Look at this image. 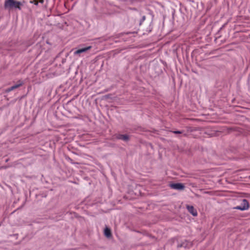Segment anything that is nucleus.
Segmentation results:
<instances>
[{"instance_id": "obj_1", "label": "nucleus", "mask_w": 250, "mask_h": 250, "mask_svg": "<svg viewBox=\"0 0 250 250\" xmlns=\"http://www.w3.org/2000/svg\"><path fill=\"white\" fill-rule=\"evenodd\" d=\"M22 3L15 0H6L4 2V7L5 9H12L13 8L18 9L19 10L21 9V6Z\"/></svg>"}, {"instance_id": "obj_3", "label": "nucleus", "mask_w": 250, "mask_h": 250, "mask_svg": "<svg viewBox=\"0 0 250 250\" xmlns=\"http://www.w3.org/2000/svg\"><path fill=\"white\" fill-rule=\"evenodd\" d=\"M169 187L172 189H174L179 190H184L185 188L184 185L182 183L170 184Z\"/></svg>"}, {"instance_id": "obj_8", "label": "nucleus", "mask_w": 250, "mask_h": 250, "mask_svg": "<svg viewBox=\"0 0 250 250\" xmlns=\"http://www.w3.org/2000/svg\"><path fill=\"white\" fill-rule=\"evenodd\" d=\"M105 236L107 237H110L111 236V231L109 229L106 228L105 229L104 231Z\"/></svg>"}, {"instance_id": "obj_6", "label": "nucleus", "mask_w": 250, "mask_h": 250, "mask_svg": "<svg viewBox=\"0 0 250 250\" xmlns=\"http://www.w3.org/2000/svg\"><path fill=\"white\" fill-rule=\"evenodd\" d=\"M91 48V46H87L86 47L80 48V49H79L77 50L76 51H75L74 52V55H80V54H81L82 53L85 52L86 51L90 49Z\"/></svg>"}, {"instance_id": "obj_5", "label": "nucleus", "mask_w": 250, "mask_h": 250, "mask_svg": "<svg viewBox=\"0 0 250 250\" xmlns=\"http://www.w3.org/2000/svg\"><path fill=\"white\" fill-rule=\"evenodd\" d=\"M187 209L188 211L190 212L193 216H196L197 215V212L196 209L192 206L187 205Z\"/></svg>"}, {"instance_id": "obj_10", "label": "nucleus", "mask_w": 250, "mask_h": 250, "mask_svg": "<svg viewBox=\"0 0 250 250\" xmlns=\"http://www.w3.org/2000/svg\"><path fill=\"white\" fill-rule=\"evenodd\" d=\"M66 159L67 160V161H68V162H70L71 164H78V163H75V162H74L73 161V160L72 159H71L70 158H69V157L67 158H66Z\"/></svg>"}, {"instance_id": "obj_12", "label": "nucleus", "mask_w": 250, "mask_h": 250, "mask_svg": "<svg viewBox=\"0 0 250 250\" xmlns=\"http://www.w3.org/2000/svg\"><path fill=\"white\" fill-rule=\"evenodd\" d=\"M146 20V16H143L141 20V21H140V24H142V22H143L145 20Z\"/></svg>"}, {"instance_id": "obj_9", "label": "nucleus", "mask_w": 250, "mask_h": 250, "mask_svg": "<svg viewBox=\"0 0 250 250\" xmlns=\"http://www.w3.org/2000/svg\"><path fill=\"white\" fill-rule=\"evenodd\" d=\"M172 132L174 134H182L184 136H187L188 134L185 133L184 130L181 131H173Z\"/></svg>"}, {"instance_id": "obj_7", "label": "nucleus", "mask_w": 250, "mask_h": 250, "mask_svg": "<svg viewBox=\"0 0 250 250\" xmlns=\"http://www.w3.org/2000/svg\"><path fill=\"white\" fill-rule=\"evenodd\" d=\"M116 138L119 140L127 142L129 140V136L127 134H117Z\"/></svg>"}, {"instance_id": "obj_4", "label": "nucleus", "mask_w": 250, "mask_h": 250, "mask_svg": "<svg viewBox=\"0 0 250 250\" xmlns=\"http://www.w3.org/2000/svg\"><path fill=\"white\" fill-rule=\"evenodd\" d=\"M23 84V83L22 81L21 80H19L18 82H17V83L15 84L14 85L6 89L5 90V92H9L16 88H18V87L22 86Z\"/></svg>"}, {"instance_id": "obj_11", "label": "nucleus", "mask_w": 250, "mask_h": 250, "mask_svg": "<svg viewBox=\"0 0 250 250\" xmlns=\"http://www.w3.org/2000/svg\"><path fill=\"white\" fill-rule=\"evenodd\" d=\"M30 2L34 3L36 5H38V1L36 0H33L30 1Z\"/></svg>"}, {"instance_id": "obj_2", "label": "nucleus", "mask_w": 250, "mask_h": 250, "mask_svg": "<svg viewBox=\"0 0 250 250\" xmlns=\"http://www.w3.org/2000/svg\"><path fill=\"white\" fill-rule=\"evenodd\" d=\"M249 208V203L246 199H243L242 202L240 206L234 208V209L240 210H247Z\"/></svg>"}]
</instances>
